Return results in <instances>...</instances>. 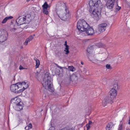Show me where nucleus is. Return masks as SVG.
I'll return each mask as SVG.
<instances>
[{
	"instance_id": "1",
	"label": "nucleus",
	"mask_w": 130,
	"mask_h": 130,
	"mask_svg": "<svg viewBox=\"0 0 130 130\" xmlns=\"http://www.w3.org/2000/svg\"><path fill=\"white\" fill-rule=\"evenodd\" d=\"M99 0H91L89 1V12L91 13V15L96 20H98L101 17L102 4L100 3Z\"/></svg>"
},
{
	"instance_id": "2",
	"label": "nucleus",
	"mask_w": 130,
	"mask_h": 130,
	"mask_svg": "<svg viewBox=\"0 0 130 130\" xmlns=\"http://www.w3.org/2000/svg\"><path fill=\"white\" fill-rule=\"evenodd\" d=\"M50 76V74L48 72L45 73L42 84L43 87L45 89H48L49 91L52 92L54 91V89L53 87V80L51 78Z\"/></svg>"
},
{
	"instance_id": "3",
	"label": "nucleus",
	"mask_w": 130,
	"mask_h": 130,
	"mask_svg": "<svg viewBox=\"0 0 130 130\" xmlns=\"http://www.w3.org/2000/svg\"><path fill=\"white\" fill-rule=\"evenodd\" d=\"M28 86L25 82H20L11 85V91L14 93H20L22 92Z\"/></svg>"
},
{
	"instance_id": "4",
	"label": "nucleus",
	"mask_w": 130,
	"mask_h": 130,
	"mask_svg": "<svg viewBox=\"0 0 130 130\" xmlns=\"http://www.w3.org/2000/svg\"><path fill=\"white\" fill-rule=\"evenodd\" d=\"M30 15L28 14L26 15L19 17L16 20L18 25H23L24 24H28L31 21Z\"/></svg>"
},
{
	"instance_id": "5",
	"label": "nucleus",
	"mask_w": 130,
	"mask_h": 130,
	"mask_svg": "<svg viewBox=\"0 0 130 130\" xmlns=\"http://www.w3.org/2000/svg\"><path fill=\"white\" fill-rule=\"evenodd\" d=\"M89 25L84 20L78 21L77 24V28L79 31H84L88 28Z\"/></svg>"
},
{
	"instance_id": "6",
	"label": "nucleus",
	"mask_w": 130,
	"mask_h": 130,
	"mask_svg": "<svg viewBox=\"0 0 130 130\" xmlns=\"http://www.w3.org/2000/svg\"><path fill=\"white\" fill-rule=\"evenodd\" d=\"M79 74L78 73H75L70 76L69 78L67 79V83L69 84L72 82L73 84L76 83L78 80V77Z\"/></svg>"
},
{
	"instance_id": "7",
	"label": "nucleus",
	"mask_w": 130,
	"mask_h": 130,
	"mask_svg": "<svg viewBox=\"0 0 130 130\" xmlns=\"http://www.w3.org/2000/svg\"><path fill=\"white\" fill-rule=\"evenodd\" d=\"M107 26V24L106 23H103L99 25L96 31V34H99L105 31Z\"/></svg>"
},
{
	"instance_id": "8",
	"label": "nucleus",
	"mask_w": 130,
	"mask_h": 130,
	"mask_svg": "<svg viewBox=\"0 0 130 130\" xmlns=\"http://www.w3.org/2000/svg\"><path fill=\"white\" fill-rule=\"evenodd\" d=\"M8 34L5 30H0V44L6 41L7 39Z\"/></svg>"
},
{
	"instance_id": "9",
	"label": "nucleus",
	"mask_w": 130,
	"mask_h": 130,
	"mask_svg": "<svg viewBox=\"0 0 130 130\" xmlns=\"http://www.w3.org/2000/svg\"><path fill=\"white\" fill-rule=\"evenodd\" d=\"M65 10L66 13L62 14L60 17L61 19L63 21H68L70 18V13L69 10L66 7Z\"/></svg>"
},
{
	"instance_id": "10",
	"label": "nucleus",
	"mask_w": 130,
	"mask_h": 130,
	"mask_svg": "<svg viewBox=\"0 0 130 130\" xmlns=\"http://www.w3.org/2000/svg\"><path fill=\"white\" fill-rule=\"evenodd\" d=\"M20 102H22L21 101V99L19 98L16 97L11 100L10 105L12 107L15 105L20 104Z\"/></svg>"
},
{
	"instance_id": "11",
	"label": "nucleus",
	"mask_w": 130,
	"mask_h": 130,
	"mask_svg": "<svg viewBox=\"0 0 130 130\" xmlns=\"http://www.w3.org/2000/svg\"><path fill=\"white\" fill-rule=\"evenodd\" d=\"M110 95L108 97L110 99V100H113L115 98L117 94V91L114 89H112L109 91Z\"/></svg>"
},
{
	"instance_id": "12",
	"label": "nucleus",
	"mask_w": 130,
	"mask_h": 130,
	"mask_svg": "<svg viewBox=\"0 0 130 130\" xmlns=\"http://www.w3.org/2000/svg\"><path fill=\"white\" fill-rule=\"evenodd\" d=\"M85 31L88 35H92L94 33L93 29L92 27H90L89 25L88 28L86 29Z\"/></svg>"
},
{
	"instance_id": "13",
	"label": "nucleus",
	"mask_w": 130,
	"mask_h": 130,
	"mask_svg": "<svg viewBox=\"0 0 130 130\" xmlns=\"http://www.w3.org/2000/svg\"><path fill=\"white\" fill-rule=\"evenodd\" d=\"M110 99L108 97H106L102 101V105L104 106H105L106 105L109 103H111L113 102L112 100H110Z\"/></svg>"
},
{
	"instance_id": "14",
	"label": "nucleus",
	"mask_w": 130,
	"mask_h": 130,
	"mask_svg": "<svg viewBox=\"0 0 130 130\" xmlns=\"http://www.w3.org/2000/svg\"><path fill=\"white\" fill-rule=\"evenodd\" d=\"M23 102H20V103L18 105H15L12 107L15 110L19 111L22 110L23 109Z\"/></svg>"
},
{
	"instance_id": "15",
	"label": "nucleus",
	"mask_w": 130,
	"mask_h": 130,
	"mask_svg": "<svg viewBox=\"0 0 130 130\" xmlns=\"http://www.w3.org/2000/svg\"><path fill=\"white\" fill-rule=\"evenodd\" d=\"M113 126V124L112 122L109 123L107 125L106 127V130H110Z\"/></svg>"
},
{
	"instance_id": "16",
	"label": "nucleus",
	"mask_w": 130,
	"mask_h": 130,
	"mask_svg": "<svg viewBox=\"0 0 130 130\" xmlns=\"http://www.w3.org/2000/svg\"><path fill=\"white\" fill-rule=\"evenodd\" d=\"M34 59L36 63L35 68H38L40 64V61L39 59L35 57L34 58Z\"/></svg>"
},
{
	"instance_id": "17",
	"label": "nucleus",
	"mask_w": 130,
	"mask_h": 130,
	"mask_svg": "<svg viewBox=\"0 0 130 130\" xmlns=\"http://www.w3.org/2000/svg\"><path fill=\"white\" fill-rule=\"evenodd\" d=\"M13 18V17L12 16L6 17L3 20L2 23V24H4L6 22L7 20L11 19Z\"/></svg>"
},
{
	"instance_id": "18",
	"label": "nucleus",
	"mask_w": 130,
	"mask_h": 130,
	"mask_svg": "<svg viewBox=\"0 0 130 130\" xmlns=\"http://www.w3.org/2000/svg\"><path fill=\"white\" fill-rule=\"evenodd\" d=\"M114 5L112 4H109L108 3H106V5L107 8L111 9L113 7Z\"/></svg>"
},
{
	"instance_id": "19",
	"label": "nucleus",
	"mask_w": 130,
	"mask_h": 130,
	"mask_svg": "<svg viewBox=\"0 0 130 130\" xmlns=\"http://www.w3.org/2000/svg\"><path fill=\"white\" fill-rule=\"evenodd\" d=\"M62 5L61 3H59L56 5V9L57 10H60L62 9Z\"/></svg>"
},
{
	"instance_id": "20",
	"label": "nucleus",
	"mask_w": 130,
	"mask_h": 130,
	"mask_svg": "<svg viewBox=\"0 0 130 130\" xmlns=\"http://www.w3.org/2000/svg\"><path fill=\"white\" fill-rule=\"evenodd\" d=\"M66 47L65 48L64 51L66 52L65 54H68L69 53V46L67 45L65 46Z\"/></svg>"
},
{
	"instance_id": "21",
	"label": "nucleus",
	"mask_w": 130,
	"mask_h": 130,
	"mask_svg": "<svg viewBox=\"0 0 130 130\" xmlns=\"http://www.w3.org/2000/svg\"><path fill=\"white\" fill-rule=\"evenodd\" d=\"M93 50L92 47H88L87 49V51L89 54H91Z\"/></svg>"
},
{
	"instance_id": "22",
	"label": "nucleus",
	"mask_w": 130,
	"mask_h": 130,
	"mask_svg": "<svg viewBox=\"0 0 130 130\" xmlns=\"http://www.w3.org/2000/svg\"><path fill=\"white\" fill-rule=\"evenodd\" d=\"M48 6L47 3V2H45L42 6V7L43 9H47L48 8Z\"/></svg>"
},
{
	"instance_id": "23",
	"label": "nucleus",
	"mask_w": 130,
	"mask_h": 130,
	"mask_svg": "<svg viewBox=\"0 0 130 130\" xmlns=\"http://www.w3.org/2000/svg\"><path fill=\"white\" fill-rule=\"evenodd\" d=\"M112 89H114L115 90L117 91L119 89V87L118 86V84L116 83L114 84L113 85V87Z\"/></svg>"
},
{
	"instance_id": "24",
	"label": "nucleus",
	"mask_w": 130,
	"mask_h": 130,
	"mask_svg": "<svg viewBox=\"0 0 130 130\" xmlns=\"http://www.w3.org/2000/svg\"><path fill=\"white\" fill-rule=\"evenodd\" d=\"M70 71L72 72L75 70V69L73 66H70L68 67Z\"/></svg>"
},
{
	"instance_id": "25",
	"label": "nucleus",
	"mask_w": 130,
	"mask_h": 130,
	"mask_svg": "<svg viewBox=\"0 0 130 130\" xmlns=\"http://www.w3.org/2000/svg\"><path fill=\"white\" fill-rule=\"evenodd\" d=\"M43 12L44 14H45L46 15H47L48 14V11H47V9H43Z\"/></svg>"
},
{
	"instance_id": "26",
	"label": "nucleus",
	"mask_w": 130,
	"mask_h": 130,
	"mask_svg": "<svg viewBox=\"0 0 130 130\" xmlns=\"http://www.w3.org/2000/svg\"><path fill=\"white\" fill-rule=\"evenodd\" d=\"M31 41V40L28 38H27L25 42L24 43V44L25 45H27L28 44V42H30Z\"/></svg>"
},
{
	"instance_id": "27",
	"label": "nucleus",
	"mask_w": 130,
	"mask_h": 130,
	"mask_svg": "<svg viewBox=\"0 0 130 130\" xmlns=\"http://www.w3.org/2000/svg\"><path fill=\"white\" fill-rule=\"evenodd\" d=\"M115 0H108L107 3H108L109 4H114V3Z\"/></svg>"
},
{
	"instance_id": "28",
	"label": "nucleus",
	"mask_w": 130,
	"mask_h": 130,
	"mask_svg": "<svg viewBox=\"0 0 130 130\" xmlns=\"http://www.w3.org/2000/svg\"><path fill=\"white\" fill-rule=\"evenodd\" d=\"M55 72L56 74L59 75L60 74V71L59 69H56L55 71Z\"/></svg>"
},
{
	"instance_id": "29",
	"label": "nucleus",
	"mask_w": 130,
	"mask_h": 130,
	"mask_svg": "<svg viewBox=\"0 0 130 130\" xmlns=\"http://www.w3.org/2000/svg\"><path fill=\"white\" fill-rule=\"evenodd\" d=\"M35 36V35L34 34L30 36L28 38L31 40H32L34 38V37Z\"/></svg>"
},
{
	"instance_id": "30",
	"label": "nucleus",
	"mask_w": 130,
	"mask_h": 130,
	"mask_svg": "<svg viewBox=\"0 0 130 130\" xmlns=\"http://www.w3.org/2000/svg\"><path fill=\"white\" fill-rule=\"evenodd\" d=\"M82 72H83L84 74H87L86 73L87 72V70L86 68H84L83 70V71H82Z\"/></svg>"
},
{
	"instance_id": "31",
	"label": "nucleus",
	"mask_w": 130,
	"mask_h": 130,
	"mask_svg": "<svg viewBox=\"0 0 130 130\" xmlns=\"http://www.w3.org/2000/svg\"><path fill=\"white\" fill-rule=\"evenodd\" d=\"M106 67L107 69H111V67L109 64H107L106 66Z\"/></svg>"
},
{
	"instance_id": "32",
	"label": "nucleus",
	"mask_w": 130,
	"mask_h": 130,
	"mask_svg": "<svg viewBox=\"0 0 130 130\" xmlns=\"http://www.w3.org/2000/svg\"><path fill=\"white\" fill-rule=\"evenodd\" d=\"M86 126L87 128V130H89L90 128V125L87 124Z\"/></svg>"
},
{
	"instance_id": "33",
	"label": "nucleus",
	"mask_w": 130,
	"mask_h": 130,
	"mask_svg": "<svg viewBox=\"0 0 130 130\" xmlns=\"http://www.w3.org/2000/svg\"><path fill=\"white\" fill-rule=\"evenodd\" d=\"M28 126L29 129L31 128L32 127V125L31 123L29 124L28 125Z\"/></svg>"
},
{
	"instance_id": "34",
	"label": "nucleus",
	"mask_w": 130,
	"mask_h": 130,
	"mask_svg": "<svg viewBox=\"0 0 130 130\" xmlns=\"http://www.w3.org/2000/svg\"><path fill=\"white\" fill-rule=\"evenodd\" d=\"M118 130H122V124H120Z\"/></svg>"
},
{
	"instance_id": "35",
	"label": "nucleus",
	"mask_w": 130,
	"mask_h": 130,
	"mask_svg": "<svg viewBox=\"0 0 130 130\" xmlns=\"http://www.w3.org/2000/svg\"><path fill=\"white\" fill-rule=\"evenodd\" d=\"M121 8V7L119 6H117L116 8V9L117 10L116 11H119Z\"/></svg>"
},
{
	"instance_id": "36",
	"label": "nucleus",
	"mask_w": 130,
	"mask_h": 130,
	"mask_svg": "<svg viewBox=\"0 0 130 130\" xmlns=\"http://www.w3.org/2000/svg\"><path fill=\"white\" fill-rule=\"evenodd\" d=\"M64 130H74L73 128H65Z\"/></svg>"
},
{
	"instance_id": "37",
	"label": "nucleus",
	"mask_w": 130,
	"mask_h": 130,
	"mask_svg": "<svg viewBox=\"0 0 130 130\" xmlns=\"http://www.w3.org/2000/svg\"><path fill=\"white\" fill-rule=\"evenodd\" d=\"M19 69L20 70H21L25 69L21 65H20V66Z\"/></svg>"
},
{
	"instance_id": "38",
	"label": "nucleus",
	"mask_w": 130,
	"mask_h": 130,
	"mask_svg": "<svg viewBox=\"0 0 130 130\" xmlns=\"http://www.w3.org/2000/svg\"><path fill=\"white\" fill-rule=\"evenodd\" d=\"M92 123H93L91 121H89L88 122V123L87 124H88L89 125H91Z\"/></svg>"
},
{
	"instance_id": "39",
	"label": "nucleus",
	"mask_w": 130,
	"mask_h": 130,
	"mask_svg": "<svg viewBox=\"0 0 130 130\" xmlns=\"http://www.w3.org/2000/svg\"><path fill=\"white\" fill-rule=\"evenodd\" d=\"M88 58L91 61L93 59V58H91V56H88Z\"/></svg>"
},
{
	"instance_id": "40",
	"label": "nucleus",
	"mask_w": 130,
	"mask_h": 130,
	"mask_svg": "<svg viewBox=\"0 0 130 130\" xmlns=\"http://www.w3.org/2000/svg\"><path fill=\"white\" fill-rule=\"evenodd\" d=\"M128 124L130 125V116L129 117V120L128 121Z\"/></svg>"
},
{
	"instance_id": "41",
	"label": "nucleus",
	"mask_w": 130,
	"mask_h": 130,
	"mask_svg": "<svg viewBox=\"0 0 130 130\" xmlns=\"http://www.w3.org/2000/svg\"><path fill=\"white\" fill-rule=\"evenodd\" d=\"M56 64V65L57 67H58L59 68H60L61 69H62V67H61L58 66V65H57Z\"/></svg>"
},
{
	"instance_id": "42",
	"label": "nucleus",
	"mask_w": 130,
	"mask_h": 130,
	"mask_svg": "<svg viewBox=\"0 0 130 130\" xmlns=\"http://www.w3.org/2000/svg\"><path fill=\"white\" fill-rule=\"evenodd\" d=\"M64 45L65 46H66V45H68L67 44V42L66 41H65V43H64Z\"/></svg>"
},
{
	"instance_id": "43",
	"label": "nucleus",
	"mask_w": 130,
	"mask_h": 130,
	"mask_svg": "<svg viewBox=\"0 0 130 130\" xmlns=\"http://www.w3.org/2000/svg\"><path fill=\"white\" fill-rule=\"evenodd\" d=\"M81 64L83 65L84 64V63L83 62L81 61Z\"/></svg>"
},
{
	"instance_id": "44",
	"label": "nucleus",
	"mask_w": 130,
	"mask_h": 130,
	"mask_svg": "<svg viewBox=\"0 0 130 130\" xmlns=\"http://www.w3.org/2000/svg\"><path fill=\"white\" fill-rule=\"evenodd\" d=\"M126 130H130V129L129 128H127Z\"/></svg>"
},
{
	"instance_id": "45",
	"label": "nucleus",
	"mask_w": 130,
	"mask_h": 130,
	"mask_svg": "<svg viewBox=\"0 0 130 130\" xmlns=\"http://www.w3.org/2000/svg\"><path fill=\"white\" fill-rule=\"evenodd\" d=\"M91 109V107H88V109Z\"/></svg>"
},
{
	"instance_id": "46",
	"label": "nucleus",
	"mask_w": 130,
	"mask_h": 130,
	"mask_svg": "<svg viewBox=\"0 0 130 130\" xmlns=\"http://www.w3.org/2000/svg\"><path fill=\"white\" fill-rule=\"evenodd\" d=\"M78 13H79V12H78V11H77V14H78Z\"/></svg>"
},
{
	"instance_id": "47",
	"label": "nucleus",
	"mask_w": 130,
	"mask_h": 130,
	"mask_svg": "<svg viewBox=\"0 0 130 130\" xmlns=\"http://www.w3.org/2000/svg\"><path fill=\"white\" fill-rule=\"evenodd\" d=\"M15 76H14V78H13V79H14H14H15V78H14V77H15Z\"/></svg>"
},
{
	"instance_id": "48",
	"label": "nucleus",
	"mask_w": 130,
	"mask_h": 130,
	"mask_svg": "<svg viewBox=\"0 0 130 130\" xmlns=\"http://www.w3.org/2000/svg\"><path fill=\"white\" fill-rule=\"evenodd\" d=\"M15 28H13V29H12L13 30V29L15 30Z\"/></svg>"
},
{
	"instance_id": "49",
	"label": "nucleus",
	"mask_w": 130,
	"mask_h": 130,
	"mask_svg": "<svg viewBox=\"0 0 130 130\" xmlns=\"http://www.w3.org/2000/svg\"><path fill=\"white\" fill-rule=\"evenodd\" d=\"M73 128L74 129V130H75V129L74 128Z\"/></svg>"
},
{
	"instance_id": "50",
	"label": "nucleus",
	"mask_w": 130,
	"mask_h": 130,
	"mask_svg": "<svg viewBox=\"0 0 130 130\" xmlns=\"http://www.w3.org/2000/svg\"><path fill=\"white\" fill-rule=\"evenodd\" d=\"M104 55H106L105 53V54H104Z\"/></svg>"
},
{
	"instance_id": "51",
	"label": "nucleus",
	"mask_w": 130,
	"mask_h": 130,
	"mask_svg": "<svg viewBox=\"0 0 130 130\" xmlns=\"http://www.w3.org/2000/svg\"><path fill=\"white\" fill-rule=\"evenodd\" d=\"M24 27H25L24 26V27H23V28H24Z\"/></svg>"
},
{
	"instance_id": "52",
	"label": "nucleus",
	"mask_w": 130,
	"mask_h": 130,
	"mask_svg": "<svg viewBox=\"0 0 130 130\" xmlns=\"http://www.w3.org/2000/svg\"><path fill=\"white\" fill-rule=\"evenodd\" d=\"M107 58H105L104 60H105V59H106Z\"/></svg>"
}]
</instances>
